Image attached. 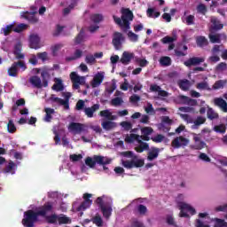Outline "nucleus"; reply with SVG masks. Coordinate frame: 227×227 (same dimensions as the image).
<instances>
[{
    "mask_svg": "<svg viewBox=\"0 0 227 227\" xmlns=\"http://www.w3.org/2000/svg\"><path fill=\"white\" fill-rule=\"evenodd\" d=\"M160 65L161 67H171V58L168 56L161 57L160 59Z\"/></svg>",
    "mask_w": 227,
    "mask_h": 227,
    "instance_id": "37998d69",
    "label": "nucleus"
},
{
    "mask_svg": "<svg viewBox=\"0 0 227 227\" xmlns=\"http://www.w3.org/2000/svg\"><path fill=\"white\" fill-rule=\"evenodd\" d=\"M227 83L226 80H218L216 81L213 87L211 88L212 90H222L224 88V85Z\"/></svg>",
    "mask_w": 227,
    "mask_h": 227,
    "instance_id": "79ce46f5",
    "label": "nucleus"
},
{
    "mask_svg": "<svg viewBox=\"0 0 227 227\" xmlns=\"http://www.w3.org/2000/svg\"><path fill=\"white\" fill-rule=\"evenodd\" d=\"M15 171H17V165L12 160L6 162L4 168H2V173H4L5 175H15Z\"/></svg>",
    "mask_w": 227,
    "mask_h": 227,
    "instance_id": "9b49d317",
    "label": "nucleus"
},
{
    "mask_svg": "<svg viewBox=\"0 0 227 227\" xmlns=\"http://www.w3.org/2000/svg\"><path fill=\"white\" fill-rule=\"evenodd\" d=\"M38 215H40V214H38V211L34 212L33 210H29V220L36 222L38 221Z\"/></svg>",
    "mask_w": 227,
    "mask_h": 227,
    "instance_id": "e2e57ef3",
    "label": "nucleus"
},
{
    "mask_svg": "<svg viewBox=\"0 0 227 227\" xmlns=\"http://www.w3.org/2000/svg\"><path fill=\"white\" fill-rule=\"evenodd\" d=\"M13 54L16 59H24L25 56L22 53V43H17L14 46Z\"/></svg>",
    "mask_w": 227,
    "mask_h": 227,
    "instance_id": "a211bd4d",
    "label": "nucleus"
},
{
    "mask_svg": "<svg viewBox=\"0 0 227 227\" xmlns=\"http://www.w3.org/2000/svg\"><path fill=\"white\" fill-rule=\"evenodd\" d=\"M45 117H44V121L47 122H50L51 120H52V114H54L55 111L52 108H45Z\"/></svg>",
    "mask_w": 227,
    "mask_h": 227,
    "instance_id": "49530a36",
    "label": "nucleus"
},
{
    "mask_svg": "<svg viewBox=\"0 0 227 227\" xmlns=\"http://www.w3.org/2000/svg\"><path fill=\"white\" fill-rule=\"evenodd\" d=\"M189 145V139L184 137L183 136L174 138L171 142V146L173 148H184Z\"/></svg>",
    "mask_w": 227,
    "mask_h": 227,
    "instance_id": "1a4fd4ad",
    "label": "nucleus"
},
{
    "mask_svg": "<svg viewBox=\"0 0 227 227\" xmlns=\"http://www.w3.org/2000/svg\"><path fill=\"white\" fill-rule=\"evenodd\" d=\"M141 132L145 136H150L153 134V129L152 127H145L141 129Z\"/></svg>",
    "mask_w": 227,
    "mask_h": 227,
    "instance_id": "052dcab7",
    "label": "nucleus"
},
{
    "mask_svg": "<svg viewBox=\"0 0 227 227\" xmlns=\"http://www.w3.org/2000/svg\"><path fill=\"white\" fill-rule=\"evenodd\" d=\"M24 214L25 217L22 220V224L25 227H29V210H27Z\"/></svg>",
    "mask_w": 227,
    "mask_h": 227,
    "instance_id": "680f3d73",
    "label": "nucleus"
},
{
    "mask_svg": "<svg viewBox=\"0 0 227 227\" xmlns=\"http://www.w3.org/2000/svg\"><path fill=\"white\" fill-rule=\"evenodd\" d=\"M207 121V118L203 116H198L196 120L193 121L196 127H200V125H203Z\"/></svg>",
    "mask_w": 227,
    "mask_h": 227,
    "instance_id": "6e6d98bb",
    "label": "nucleus"
},
{
    "mask_svg": "<svg viewBox=\"0 0 227 227\" xmlns=\"http://www.w3.org/2000/svg\"><path fill=\"white\" fill-rule=\"evenodd\" d=\"M160 152V149L157 147H153L147 154V160H155L157 157H159V153Z\"/></svg>",
    "mask_w": 227,
    "mask_h": 227,
    "instance_id": "5701e85b",
    "label": "nucleus"
},
{
    "mask_svg": "<svg viewBox=\"0 0 227 227\" xmlns=\"http://www.w3.org/2000/svg\"><path fill=\"white\" fill-rule=\"evenodd\" d=\"M113 19L114 20L115 24H117V26H119L124 33H127L128 30H125L124 21L121 20V17L118 18L115 15H114Z\"/></svg>",
    "mask_w": 227,
    "mask_h": 227,
    "instance_id": "c03bdc74",
    "label": "nucleus"
},
{
    "mask_svg": "<svg viewBox=\"0 0 227 227\" xmlns=\"http://www.w3.org/2000/svg\"><path fill=\"white\" fill-rule=\"evenodd\" d=\"M91 223L96 224V226L103 227L104 226V220H102V216L97 214L94 217L91 218Z\"/></svg>",
    "mask_w": 227,
    "mask_h": 227,
    "instance_id": "c9c22d12",
    "label": "nucleus"
},
{
    "mask_svg": "<svg viewBox=\"0 0 227 227\" xmlns=\"http://www.w3.org/2000/svg\"><path fill=\"white\" fill-rule=\"evenodd\" d=\"M137 210L140 215H146V212H148V208L143 204H139L137 207Z\"/></svg>",
    "mask_w": 227,
    "mask_h": 227,
    "instance_id": "864d4df0",
    "label": "nucleus"
},
{
    "mask_svg": "<svg viewBox=\"0 0 227 227\" xmlns=\"http://www.w3.org/2000/svg\"><path fill=\"white\" fill-rule=\"evenodd\" d=\"M90 20L91 22H94V24H100V22H102V20H104V16L102 14H92L90 16Z\"/></svg>",
    "mask_w": 227,
    "mask_h": 227,
    "instance_id": "a19ab883",
    "label": "nucleus"
},
{
    "mask_svg": "<svg viewBox=\"0 0 227 227\" xmlns=\"http://www.w3.org/2000/svg\"><path fill=\"white\" fill-rule=\"evenodd\" d=\"M104 81V75L100 73L96 74L92 81V88H97V86H100L102 82Z\"/></svg>",
    "mask_w": 227,
    "mask_h": 227,
    "instance_id": "a878e982",
    "label": "nucleus"
},
{
    "mask_svg": "<svg viewBox=\"0 0 227 227\" xmlns=\"http://www.w3.org/2000/svg\"><path fill=\"white\" fill-rule=\"evenodd\" d=\"M211 22H213V25H214L213 29L215 31H219L223 29V27H224V25L220 23L219 20L215 18L211 19Z\"/></svg>",
    "mask_w": 227,
    "mask_h": 227,
    "instance_id": "a18cd8bd",
    "label": "nucleus"
},
{
    "mask_svg": "<svg viewBox=\"0 0 227 227\" xmlns=\"http://www.w3.org/2000/svg\"><path fill=\"white\" fill-rule=\"evenodd\" d=\"M59 224H70L72 223V219L67 216V215H58Z\"/></svg>",
    "mask_w": 227,
    "mask_h": 227,
    "instance_id": "473e14b6",
    "label": "nucleus"
},
{
    "mask_svg": "<svg viewBox=\"0 0 227 227\" xmlns=\"http://www.w3.org/2000/svg\"><path fill=\"white\" fill-rule=\"evenodd\" d=\"M197 12H199V13H201L202 15H206L207 13V5H205L204 4H200L197 6Z\"/></svg>",
    "mask_w": 227,
    "mask_h": 227,
    "instance_id": "69168bd1",
    "label": "nucleus"
},
{
    "mask_svg": "<svg viewBox=\"0 0 227 227\" xmlns=\"http://www.w3.org/2000/svg\"><path fill=\"white\" fill-rule=\"evenodd\" d=\"M85 164H86V166H89V168H95V166L97 165L96 160L91 157L86 158Z\"/></svg>",
    "mask_w": 227,
    "mask_h": 227,
    "instance_id": "4d7b16f0",
    "label": "nucleus"
},
{
    "mask_svg": "<svg viewBox=\"0 0 227 227\" xmlns=\"http://www.w3.org/2000/svg\"><path fill=\"white\" fill-rule=\"evenodd\" d=\"M208 38L211 43H221V38H224V40H226V35L225 34H215V35L209 34Z\"/></svg>",
    "mask_w": 227,
    "mask_h": 227,
    "instance_id": "6ab92c4d",
    "label": "nucleus"
},
{
    "mask_svg": "<svg viewBox=\"0 0 227 227\" xmlns=\"http://www.w3.org/2000/svg\"><path fill=\"white\" fill-rule=\"evenodd\" d=\"M147 17L150 19H157L160 17V12H155L154 8H148L146 11Z\"/></svg>",
    "mask_w": 227,
    "mask_h": 227,
    "instance_id": "e433bc0d",
    "label": "nucleus"
},
{
    "mask_svg": "<svg viewBox=\"0 0 227 227\" xmlns=\"http://www.w3.org/2000/svg\"><path fill=\"white\" fill-rule=\"evenodd\" d=\"M30 82L34 86V88H36L37 90H42L43 88V83L42 82V79L38 76H32L30 77Z\"/></svg>",
    "mask_w": 227,
    "mask_h": 227,
    "instance_id": "aec40b11",
    "label": "nucleus"
},
{
    "mask_svg": "<svg viewBox=\"0 0 227 227\" xmlns=\"http://www.w3.org/2000/svg\"><path fill=\"white\" fill-rule=\"evenodd\" d=\"M123 104V98L120 97L114 98L111 100V106H114V107H120Z\"/></svg>",
    "mask_w": 227,
    "mask_h": 227,
    "instance_id": "de8ad7c7",
    "label": "nucleus"
},
{
    "mask_svg": "<svg viewBox=\"0 0 227 227\" xmlns=\"http://www.w3.org/2000/svg\"><path fill=\"white\" fill-rule=\"evenodd\" d=\"M214 130L218 134H224L226 132V125L224 124L216 125L214 127Z\"/></svg>",
    "mask_w": 227,
    "mask_h": 227,
    "instance_id": "603ef678",
    "label": "nucleus"
},
{
    "mask_svg": "<svg viewBox=\"0 0 227 227\" xmlns=\"http://www.w3.org/2000/svg\"><path fill=\"white\" fill-rule=\"evenodd\" d=\"M178 86L183 91H189L191 89V82L187 79L181 80L178 82Z\"/></svg>",
    "mask_w": 227,
    "mask_h": 227,
    "instance_id": "393cba45",
    "label": "nucleus"
},
{
    "mask_svg": "<svg viewBox=\"0 0 227 227\" xmlns=\"http://www.w3.org/2000/svg\"><path fill=\"white\" fill-rule=\"evenodd\" d=\"M135 56L136 55L133 52L124 51L122 52L120 61L122 65H129Z\"/></svg>",
    "mask_w": 227,
    "mask_h": 227,
    "instance_id": "f8f14e48",
    "label": "nucleus"
},
{
    "mask_svg": "<svg viewBox=\"0 0 227 227\" xmlns=\"http://www.w3.org/2000/svg\"><path fill=\"white\" fill-rule=\"evenodd\" d=\"M19 68L26 70L27 68V67H26V62H24L23 60L14 62L12 65V67L8 69V75H10V77H17L19 74Z\"/></svg>",
    "mask_w": 227,
    "mask_h": 227,
    "instance_id": "7ed1b4c3",
    "label": "nucleus"
},
{
    "mask_svg": "<svg viewBox=\"0 0 227 227\" xmlns=\"http://www.w3.org/2000/svg\"><path fill=\"white\" fill-rule=\"evenodd\" d=\"M70 97H72V94L70 92H66L64 94V98H65L64 102H66V104H64V109H67V110L70 109V104H69Z\"/></svg>",
    "mask_w": 227,
    "mask_h": 227,
    "instance_id": "3c124183",
    "label": "nucleus"
},
{
    "mask_svg": "<svg viewBox=\"0 0 227 227\" xmlns=\"http://www.w3.org/2000/svg\"><path fill=\"white\" fill-rule=\"evenodd\" d=\"M101 125L105 130H113V129H115L116 127V122L106 121H103Z\"/></svg>",
    "mask_w": 227,
    "mask_h": 227,
    "instance_id": "f704fd0d",
    "label": "nucleus"
},
{
    "mask_svg": "<svg viewBox=\"0 0 227 227\" xmlns=\"http://www.w3.org/2000/svg\"><path fill=\"white\" fill-rule=\"evenodd\" d=\"M41 78L43 88H47V86H49V82L51 81V73H49V70L43 69L41 72Z\"/></svg>",
    "mask_w": 227,
    "mask_h": 227,
    "instance_id": "dca6fc26",
    "label": "nucleus"
},
{
    "mask_svg": "<svg viewBox=\"0 0 227 227\" xmlns=\"http://www.w3.org/2000/svg\"><path fill=\"white\" fill-rule=\"evenodd\" d=\"M68 129L74 134H81L82 132H88V125L81 122H71L68 126Z\"/></svg>",
    "mask_w": 227,
    "mask_h": 227,
    "instance_id": "0eeeda50",
    "label": "nucleus"
},
{
    "mask_svg": "<svg viewBox=\"0 0 227 227\" xmlns=\"http://www.w3.org/2000/svg\"><path fill=\"white\" fill-rule=\"evenodd\" d=\"M193 141L195 144L192 146L193 150H203V148L207 147V143L201 140L200 137H194Z\"/></svg>",
    "mask_w": 227,
    "mask_h": 227,
    "instance_id": "f3484780",
    "label": "nucleus"
},
{
    "mask_svg": "<svg viewBox=\"0 0 227 227\" xmlns=\"http://www.w3.org/2000/svg\"><path fill=\"white\" fill-rule=\"evenodd\" d=\"M128 38L130 40V42H137L138 35L135 34L132 31L128 32Z\"/></svg>",
    "mask_w": 227,
    "mask_h": 227,
    "instance_id": "774afa93",
    "label": "nucleus"
},
{
    "mask_svg": "<svg viewBox=\"0 0 227 227\" xmlns=\"http://www.w3.org/2000/svg\"><path fill=\"white\" fill-rule=\"evenodd\" d=\"M215 105H216L217 107H220L223 113H227V103L223 98H215Z\"/></svg>",
    "mask_w": 227,
    "mask_h": 227,
    "instance_id": "4be33fe9",
    "label": "nucleus"
},
{
    "mask_svg": "<svg viewBox=\"0 0 227 227\" xmlns=\"http://www.w3.org/2000/svg\"><path fill=\"white\" fill-rule=\"evenodd\" d=\"M36 12H29V22L31 24H36L38 22L39 19L38 16H36Z\"/></svg>",
    "mask_w": 227,
    "mask_h": 227,
    "instance_id": "bf43d9fd",
    "label": "nucleus"
},
{
    "mask_svg": "<svg viewBox=\"0 0 227 227\" xmlns=\"http://www.w3.org/2000/svg\"><path fill=\"white\" fill-rule=\"evenodd\" d=\"M162 43H173V42H176V35L174 36H165L161 39Z\"/></svg>",
    "mask_w": 227,
    "mask_h": 227,
    "instance_id": "5fc2aeb1",
    "label": "nucleus"
},
{
    "mask_svg": "<svg viewBox=\"0 0 227 227\" xmlns=\"http://www.w3.org/2000/svg\"><path fill=\"white\" fill-rule=\"evenodd\" d=\"M196 44L200 48L207 47L208 45V39L203 35H199L196 37Z\"/></svg>",
    "mask_w": 227,
    "mask_h": 227,
    "instance_id": "b1692460",
    "label": "nucleus"
},
{
    "mask_svg": "<svg viewBox=\"0 0 227 227\" xmlns=\"http://www.w3.org/2000/svg\"><path fill=\"white\" fill-rule=\"evenodd\" d=\"M82 57V51L81 50H75L74 57H68L67 58V61H74L75 59H79Z\"/></svg>",
    "mask_w": 227,
    "mask_h": 227,
    "instance_id": "09e8293b",
    "label": "nucleus"
},
{
    "mask_svg": "<svg viewBox=\"0 0 227 227\" xmlns=\"http://www.w3.org/2000/svg\"><path fill=\"white\" fill-rule=\"evenodd\" d=\"M82 42H84V29L82 28L74 38V44L80 45V43H82Z\"/></svg>",
    "mask_w": 227,
    "mask_h": 227,
    "instance_id": "58836bf2",
    "label": "nucleus"
},
{
    "mask_svg": "<svg viewBox=\"0 0 227 227\" xmlns=\"http://www.w3.org/2000/svg\"><path fill=\"white\" fill-rule=\"evenodd\" d=\"M121 164L126 169H132L133 168H143L145 166V160L139 159L136 160H121Z\"/></svg>",
    "mask_w": 227,
    "mask_h": 227,
    "instance_id": "423d86ee",
    "label": "nucleus"
},
{
    "mask_svg": "<svg viewBox=\"0 0 227 227\" xmlns=\"http://www.w3.org/2000/svg\"><path fill=\"white\" fill-rule=\"evenodd\" d=\"M94 160H96V164H99V166H106V164H111V160L104 156L94 155Z\"/></svg>",
    "mask_w": 227,
    "mask_h": 227,
    "instance_id": "412c9836",
    "label": "nucleus"
},
{
    "mask_svg": "<svg viewBox=\"0 0 227 227\" xmlns=\"http://www.w3.org/2000/svg\"><path fill=\"white\" fill-rule=\"evenodd\" d=\"M121 126L123 127L124 130L129 132V130H132V123L129 121L121 122Z\"/></svg>",
    "mask_w": 227,
    "mask_h": 227,
    "instance_id": "338daca9",
    "label": "nucleus"
},
{
    "mask_svg": "<svg viewBox=\"0 0 227 227\" xmlns=\"http://www.w3.org/2000/svg\"><path fill=\"white\" fill-rule=\"evenodd\" d=\"M189 100V97L184 95H180L177 97V101L179 104H184V106H187V102Z\"/></svg>",
    "mask_w": 227,
    "mask_h": 227,
    "instance_id": "0e129e2a",
    "label": "nucleus"
},
{
    "mask_svg": "<svg viewBox=\"0 0 227 227\" xmlns=\"http://www.w3.org/2000/svg\"><path fill=\"white\" fill-rule=\"evenodd\" d=\"M103 216L105 217V219H109V217H111V215L113 214V207H102L100 208Z\"/></svg>",
    "mask_w": 227,
    "mask_h": 227,
    "instance_id": "72a5a7b5",
    "label": "nucleus"
},
{
    "mask_svg": "<svg viewBox=\"0 0 227 227\" xmlns=\"http://www.w3.org/2000/svg\"><path fill=\"white\" fill-rule=\"evenodd\" d=\"M55 84L52 86V90H55V91H63L65 90V87H63V81L61 79H55Z\"/></svg>",
    "mask_w": 227,
    "mask_h": 227,
    "instance_id": "ea45409f",
    "label": "nucleus"
},
{
    "mask_svg": "<svg viewBox=\"0 0 227 227\" xmlns=\"http://www.w3.org/2000/svg\"><path fill=\"white\" fill-rule=\"evenodd\" d=\"M138 143L139 145L135 148L136 152H137L138 153H143L145 150L150 149V145H148V143H145L142 140H138Z\"/></svg>",
    "mask_w": 227,
    "mask_h": 227,
    "instance_id": "cd10ccee",
    "label": "nucleus"
},
{
    "mask_svg": "<svg viewBox=\"0 0 227 227\" xmlns=\"http://www.w3.org/2000/svg\"><path fill=\"white\" fill-rule=\"evenodd\" d=\"M44 219L49 224H56L58 223V215L53 214L51 215H47Z\"/></svg>",
    "mask_w": 227,
    "mask_h": 227,
    "instance_id": "8fccbe9b",
    "label": "nucleus"
},
{
    "mask_svg": "<svg viewBox=\"0 0 227 227\" xmlns=\"http://www.w3.org/2000/svg\"><path fill=\"white\" fill-rule=\"evenodd\" d=\"M179 208L181 210L179 214L180 217L189 218V214H191V215H195L196 214V209L187 203L182 202ZM187 212H189V214H187Z\"/></svg>",
    "mask_w": 227,
    "mask_h": 227,
    "instance_id": "39448f33",
    "label": "nucleus"
},
{
    "mask_svg": "<svg viewBox=\"0 0 227 227\" xmlns=\"http://www.w3.org/2000/svg\"><path fill=\"white\" fill-rule=\"evenodd\" d=\"M92 197H93V194L84 193L83 201L76 208L77 212H84V210H87V208H90L91 205H93V200L90 199Z\"/></svg>",
    "mask_w": 227,
    "mask_h": 227,
    "instance_id": "20e7f679",
    "label": "nucleus"
},
{
    "mask_svg": "<svg viewBox=\"0 0 227 227\" xmlns=\"http://www.w3.org/2000/svg\"><path fill=\"white\" fill-rule=\"evenodd\" d=\"M13 24V32L14 33H22V31H26L27 29V25L25 23H20V24Z\"/></svg>",
    "mask_w": 227,
    "mask_h": 227,
    "instance_id": "7c9ffc66",
    "label": "nucleus"
},
{
    "mask_svg": "<svg viewBox=\"0 0 227 227\" xmlns=\"http://www.w3.org/2000/svg\"><path fill=\"white\" fill-rule=\"evenodd\" d=\"M70 79L72 81L74 90H79V88H81L80 84H84V82H86L84 77L79 76L75 72H72L70 74Z\"/></svg>",
    "mask_w": 227,
    "mask_h": 227,
    "instance_id": "6e6552de",
    "label": "nucleus"
},
{
    "mask_svg": "<svg viewBox=\"0 0 227 227\" xmlns=\"http://www.w3.org/2000/svg\"><path fill=\"white\" fill-rule=\"evenodd\" d=\"M196 89L200 90V91L206 90V91H212V88L208 85L207 82H200L196 84Z\"/></svg>",
    "mask_w": 227,
    "mask_h": 227,
    "instance_id": "bb28decb",
    "label": "nucleus"
},
{
    "mask_svg": "<svg viewBox=\"0 0 227 227\" xmlns=\"http://www.w3.org/2000/svg\"><path fill=\"white\" fill-rule=\"evenodd\" d=\"M30 49H40V36L36 34H31L29 35Z\"/></svg>",
    "mask_w": 227,
    "mask_h": 227,
    "instance_id": "ddd939ff",
    "label": "nucleus"
},
{
    "mask_svg": "<svg viewBox=\"0 0 227 227\" xmlns=\"http://www.w3.org/2000/svg\"><path fill=\"white\" fill-rule=\"evenodd\" d=\"M13 31V23L7 25L5 27H2L0 30L1 35H4V36H9V35H12V32Z\"/></svg>",
    "mask_w": 227,
    "mask_h": 227,
    "instance_id": "2f4dec72",
    "label": "nucleus"
},
{
    "mask_svg": "<svg viewBox=\"0 0 227 227\" xmlns=\"http://www.w3.org/2000/svg\"><path fill=\"white\" fill-rule=\"evenodd\" d=\"M121 20L124 22L125 30L130 29V21L134 20V13L129 8H121Z\"/></svg>",
    "mask_w": 227,
    "mask_h": 227,
    "instance_id": "f257e3e1",
    "label": "nucleus"
},
{
    "mask_svg": "<svg viewBox=\"0 0 227 227\" xmlns=\"http://www.w3.org/2000/svg\"><path fill=\"white\" fill-rule=\"evenodd\" d=\"M134 141H137V143H139V141H141V136L131 133L130 135H127L125 137V142L126 143H134Z\"/></svg>",
    "mask_w": 227,
    "mask_h": 227,
    "instance_id": "c85d7f7f",
    "label": "nucleus"
},
{
    "mask_svg": "<svg viewBox=\"0 0 227 227\" xmlns=\"http://www.w3.org/2000/svg\"><path fill=\"white\" fill-rule=\"evenodd\" d=\"M7 130L10 132V134H13V132L17 131V128L15 127V124L13 123V121L10 120L7 124Z\"/></svg>",
    "mask_w": 227,
    "mask_h": 227,
    "instance_id": "13d9d810",
    "label": "nucleus"
},
{
    "mask_svg": "<svg viewBox=\"0 0 227 227\" xmlns=\"http://www.w3.org/2000/svg\"><path fill=\"white\" fill-rule=\"evenodd\" d=\"M201 63H205V58L201 57H192L188 60L184 62V67L191 68V67H196L198 65H201Z\"/></svg>",
    "mask_w": 227,
    "mask_h": 227,
    "instance_id": "9d476101",
    "label": "nucleus"
},
{
    "mask_svg": "<svg viewBox=\"0 0 227 227\" xmlns=\"http://www.w3.org/2000/svg\"><path fill=\"white\" fill-rule=\"evenodd\" d=\"M125 43V36L121 32H114L113 34L112 45L115 51H121L123 43Z\"/></svg>",
    "mask_w": 227,
    "mask_h": 227,
    "instance_id": "f03ea898",
    "label": "nucleus"
},
{
    "mask_svg": "<svg viewBox=\"0 0 227 227\" xmlns=\"http://www.w3.org/2000/svg\"><path fill=\"white\" fill-rule=\"evenodd\" d=\"M49 212H52V204L51 202H46L41 208L40 210H38V214L39 215H41V217H47V214H49Z\"/></svg>",
    "mask_w": 227,
    "mask_h": 227,
    "instance_id": "4468645a",
    "label": "nucleus"
},
{
    "mask_svg": "<svg viewBox=\"0 0 227 227\" xmlns=\"http://www.w3.org/2000/svg\"><path fill=\"white\" fill-rule=\"evenodd\" d=\"M26 106V100L24 98L18 99L15 104L12 107V111L15 113V111L19 110V107H22Z\"/></svg>",
    "mask_w": 227,
    "mask_h": 227,
    "instance_id": "4c0bfd02",
    "label": "nucleus"
},
{
    "mask_svg": "<svg viewBox=\"0 0 227 227\" xmlns=\"http://www.w3.org/2000/svg\"><path fill=\"white\" fill-rule=\"evenodd\" d=\"M100 109V105L99 104H95L90 107H85L83 109L84 114L87 115V118H93V114L97 113Z\"/></svg>",
    "mask_w": 227,
    "mask_h": 227,
    "instance_id": "2eb2a0df",
    "label": "nucleus"
},
{
    "mask_svg": "<svg viewBox=\"0 0 227 227\" xmlns=\"http://www.w3.org/2000/svg\"><path fill=\"white\" fill-rule=\"evenodd\" d=\"M207 116L208 120L214 121L219 119V114H217L214 109L207 107Z\"/></svg>",
    "mask_w": 227,
    "mask_h": 227,
    "instance_id": "c756f323",
    "label": "nucleus"
}]
</instances>
